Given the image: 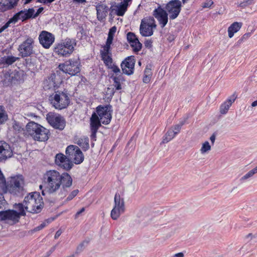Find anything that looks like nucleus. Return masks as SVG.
I'll return each instance as SVG.
<instances>
[{
  "label": "nucleus",
  "instance_id": "nucleus-50",
  "mask_svg": "<svg viewBox=\"0 0 257 257\" xmlns=\"http://www.w3.org/2000/svg\"><path fill=\"white\" fill-rule=\"evenodd\" d=\"M49 220L50 219H48L47 220L45 221V222H42L40 225L36 227L33 230L34 231H37L42 229L43 228H44L47 225V224H48L50 222V220Z\"/></svg>",
  "mask_w": 257,
  "mask_h": 257
},
{
  "label": "nucleus",
  "instance_id": "nucleus-5",
  "mask_svg": "<svg viewBox=\"0 0 257 257\" xmlns=\"http://www.w3.org/2000/svg\"><path fill=\"white\" fill-rule=\"evenodd\" d=\"M23 72L16 70H9L7 71H3L1 75L0 85L4 86H9L13 83L20 81L22 79Z\"/></svg>",
  "mask_w": 257,
  "mask_h": 257
},
{
  "label": "nucleus",
  "instance_id": "nucleus-11",
  "mask_svg": "<svg viewBox=\"0 0 257 257\" xmlns=\"http://www.w3.org/2000/svg\"><path fill=\"white\" fill-rule=\"evenodd\" d=\"M182 7V3L179 0H171L166 5L165 8L169 15L170 20H174L179 16Z\"/></svg>",
  "mask_w": 257,
  "mask_h": 257
},
{
  "label": "nucleus",
  "instance_id": "nucleus-26",
  "mask_svg": "<svg viewBox=\"0 0 257 257\" xmlns=\"http://www.w3.org/2000/svg\"><path fill=\"white\" fill-rule=\"evenodd\" d=\"M40 128L37 132V134H36L33 138L37 141H47L49 139L48 133L49 131L42 126L39 127Z\"/></svg>",
  "mask_w": 257,
  "mask_h": 257
},
{
  "label": "nucleus",
  "instance_id": "nucleus-17",
  "mask_svg": "<svg viewBox=\"0 0 257 257\" xmlns=\"http://www.w3.org/2000/svg\"><path fill=\"white\" fill-rule=\"evenodd\" d=\"M40 44L45 48H49L54 41L55 38L53 34L46 31H42L39 37Z\"/></svg>",
  "mask_w": 257,
  "mask_h": 257
},
{
  "label": "nucleus",
  "instance_id": "nucleus-20",
  "mask_svg": "<svg viewBox=\"0 0 257 257\" xmlns=\"http://www.w3.org/2000/svg\"><path fill=\"white\" fill-rule=\"evenodd\" d=\"M75 45L74 39L67 38L63 42L58 43V51L59 52V50H61L63 48H66L67 52L71 54L74 50V46Z\"/></svg>",
  "mask_w": 257,
  "mask_h": 257
},
{
  "label": "nucleus",
  "instance_id": "nucleus-8",
  "mask_svg": "<svg viewBox=\"0 0 257 257\" xmlns=\"http://www.w3.org/2000/svg\"><path fill=\"white\" fill-rule=\"evenodd\" d=\"M48 123L55 129L62 131L66 126V121L64 117L60 114L49 112L46 115Z\"/></svg>",
  "mask_w": 257,
  "mask_h": 257
},
{
  "label": "nucleus",
  "instance_id": "nucleus-32",
  "mask_svg": "<svg viewBox=\"0 0 257 257\" xmlns=\"http://www.w3.org/2000/svg\"><path fill=\"white\" fill-rule=\"evenodd\" d=\"M242 26L241 23L234 22L228 28V37L232 38L234 33L238 32Z\"/></svg>",
  "mask_w": 257,
  "mask_h": 257
},
{
  "label": "nucleus",
  "instance_id": "nucleus-44",
  "mask_svg": "<svg viewBox=\"0 0 257 257\" xmlns=\"http://www.w3.org/2000/svg\"><path fill=\"white\" fill-rule=\"evenodd\" d=\"M110 46L105 45L103 46V50L100 51L101 57L111 55L110 52Z\"/></svg>",
  "mask_w": 257,
  "mask_h": 257
},
{
  "label": "nucleus",
  "instance_id": "nucleus-3",
  "mask_svg": "<svg viewBox=\"0 0 257 257\" xmlns=\"http://www.w3.org/2000/svg\"><path fill=\"white\" fill-rule=\"evenodd\" d=\"M26 211L32 213H38L41 211L44 203L43 198L39 193L35 192L30 193L24 200Z\"/></svg>",
  "mask_w": 257,
  "mask_h": 257
},
{
  "label": "nucleus",
  "instance_id": "nucleus-56",
  "mask_svg": "<svg viewBox=\"0 0 257 257\" xmlns=\"http://www.w3.org/2000/svg\"><path fill=\"white\" fill-rule=\"evenodd\" d=\"M213 4V2L212 0H208L203 4L202 7L205 8H209Z\"/></svg>",
  "mask_w": 257,
  "mask_h": 257
},
{
  "label": "nucleus",
  "instance_id": "nucleus-37",
  "mask_svg": "<svg viewBox=\"0 0 257 257\" xmlns=\"http://www.w3.org/2000/svg\"><path fill=\"white\" fill-rule=\"evenodd\" d=\"M124 212V210H121L120 209L113 207L111 211V217L113 220H116L119 217L120 215Z\"/></svg>",
  "mask_w": 257,
  "mask_h": 257
},
{
  "label": "nucleus",
  "instance_id": "nucleus-34",
  "mask_svg": "<svg viewBox=\"0 0 257 257\" xmlns=\"http://www.w3.org/2000/svg\"><path fill=\"white\" fill-rule=\"evenodd\" d=\"M76 144L85 151L89 148V139L88 138L79 139Z\"/></svg>",
  "mask_w": 257,
  "mask_h": 257
},
{
  "label": "nucleus",
  "instance_id": "nucleus-41",
  "mask_svg": "<svg viewBox=\"0 0 257 257\" xmlns=\"http://www.w3.org/2000/svg\"><path fill=\"white\" fill-rule=\"evenodd\" d=\"M15 208L19 211V212L18 213V214H19V216L20 215L24 216L26 215L25 211V204L24 202L23 203L16 204L15 205Z\"/></svg>",
  "mask_w": 257,
  "mask_h": 257
},
{
  "label": "nucleus",
  "instance_id": "nucleus-53",
  "mask_svg": "<svg viewBox=\"0 0 257 257\" xmlns=\"http://www.w3.org/2000/svg\"><path fill=\"white\" fill-rule=\"evenodd\" d=\"M144 75H149L152 76V69L150 67L147 66L144 70Z\"/></svg>",
  "mask_w": 257,
  "mask_h": 257
},
{
  "label": "nucleus",
  "instance_id": "nucleus-7",
  "mask_svg": "<svg viewBox=\"0 0 257 257\" xmlns=\"http://www.w3.org/2000/svg\"><path fill=\"white\" fill-rule=\"evenodd\" d=\"M35 41L33 38L28 37L19 46L18 50L22 58L31 56L35 54Z\"/></svg>",
  "mask_w": 257,
  "mask_h": 257
},
{
  "label": "nucleus",
  "instance_id": "nucleus-27",
  "mask_svg": "<svg viewBox=\"0 0 257 257\" xmlns=\"http://www.w3.org/2000/svg\"><path fill=\"white\" fill-rule=\"evenodd\" d=\"M19 59V57H15L12 55L5 56L0 59V68L7 67L9 65L13 64Z\"/></svg>",
  "mask_w": 257,
  "mask_h": 257
},
{
  "label": "nucleus",
  "instance_id": "nucleus-6",
  "mask_svg": "<svg viewBox=\"0 0 257 257\" xmlns=\"http://www.w3.org/2000/svg\"><path fill=\"white\" fill-rule=\"evenodd\" d=\"M80 66L78 61L70 59L63 63L60 64L58 68L64 73L74 76L80 72Z\"/></svg>",
  "mask_w": 257,
  "mask_h": 257
},
{
  "label": "nucleus",
  "instance_id": "nucleus-59",
  "mask_svg": "<svg viewBox=\"0 0 257 257\" xmlns=\"http://www.w3.org/2000/svg\"><path fill=\"white\" fill-rule=\"evenodd\" d=\"M11 24V22L9 20V21L5 24L4 26H3L1 29H0V33L3 32L5 29L8 28L9 26H10V25Z\"/></svg>",
  "mask_w": 257,
  "mask_h": 257
},
{
  "label": "nucleus",
  "instance_id": "nucleus-30",
  "mask_svg": "<svg viewBox=\"0 0 257 257\" xmlns=\"http://www.w3.org/2000/svg\"><path fill=\"white\" fill-rule=\"evenodd\" d=\"M113 84L115 90H119L122 89L121 83L124 81V78L122 74H119L118 75H115L112 77Z\"/></svg>",
  "mask_w": 257,
  "mask_h": 257
},
{
  "label": "nucleus",
  "instance_id": "nucleus-36",
  "mask_svg": "<svg viewBox=\"0 0 257 257\" xmlns=\"http://www.w3.org/2000/svg\"><path fill=\"white\" fill-rule=\"evenodd\" d=\"M141 23L146 24L145 25L147 26H150L153 28H156L157 26L155 24V19L153 17H150L142 20Z\"/></svg>",
  "mask_w": 257,
  "mask_h": 257
},
{
  "label": "nucleus",
  "instance_id": "nucleus-19",
  "mask_svg": "<svg viewBox=\"0 0 257 257\" xmlns=\"http://www.w3.org/2000/svg\"><path fill=\"white\" fill-rule=\"evenodd\" d=\"M19 214L14 210H8L0 211V220H10L13 221H18Z\"/></svg>",
  "mask_w": 257,
  "mask_h": 257
},
{
  "label": "nucleus",
  "instance_id": "nucleus-61",
  "mask_svg": "<svg viewBox=\"0 0 257 257\" xmlns=\"http://www.w3.org/2000/svg\"><path fill=\"white\" fill-rule=\"evenodd\" d=\"M144 44L145 47L147 48H151L152 47V41L151 40H146Z\"/></svg>",
  "mask_w": 257,
  "mask_h": 257
},
{
  "label": "nucleus",
  "instance_id": "nucleus-64",
  "mask_svg": "<svg viewBox=\"0 0 257 257\" xmlns=\"http://www.w3.org/2000/svg\"><path fill=\"white\" fill-rule=\"evenodd\" d=\"M55 249H56V246H54L52 247L50 249V250L47 252V256H49L51 253H52V252H53L54 251Z\"/></svg>",
  "mask_w": 257,
  "mask_h": 257
},
{
  "label": "nucleus",
  "instance_id": "nucleus-42",
  "mask_svg": "<svg viewBox=\"0 0 257 257\" xmlns=\"http://www.w3.org/2000/svg\"><path fill=\"white\" fill-rule=\"evenodd\" d=\"M101 57L102 60L103 61V63L107 68H108V66H111V65L113 64V60L111 55L105 56Z\"/></svg>",
  "mask_w": 257,
  "mask_h": 257
},
{
  "label": "nucleus",
  "instance_id": "nucleus-46",
  "mask_svg": "<svg viewBox=\"0 0 257 257\" xmlns=\"http://www.w3.org/2000/svg\"><path fill=\"white\" fill-rule=\"evenodd\" d=\"M257 172L256 170H255L254 168H253V169L250 170L248 172H247L245 175L242 176L240 180L244 181L247 180V179L251 177L254 174H255Z\"/></svg>",
  "mask_w": 257,
  "mask_h": 257
},
{
  "label": "nucleus",
  "instance_id": "nucleus-25",
  "mask_svg": "<svg viewBox=\"0 0 257 257\" xmlns=\"http://www.w3.org/2000/svg\"><path fill=\"white\" fill-rule=\"evenodd\" d=\"M236 98V96L235 94H233L229 98H228L227 99L224 103H223L220 107V113L222 114H226L232 103L234 102Z\"/></svg>",
  "mask_w": 257,
  "mask_h": 257
},
{
  "label": "nucleus",
  "instance_id": "nucleus-39",
  "mask_svg": "<svg viewBox=\"0 0 257 257\" xmlns=\"http://www.w3.org/2000/svg\"><path fill=\"white\" fill-rule=\"evenodd\" d=\"M58 44L56 45V46L54 48V52L56 54H58V55L62 56L63 57H68L70 55V53H68L67 52V50H66V48H63L61 50H59V52H58V49H57L58 48Z\"/></svg>",
  "mask_w": 257,
  "mask_h": 257
},
{
  "label": "nucleus",
  "instance_id": "nucleus-48",
  "mask_svg": "<svg viewBox=\"0 0 257 257\" xmlns=\"http://www.w3.org/2000/svg\"><path fill=\"white\" fill-rule=\"evenodd\" d=\"M253 4L254 0H244L239 4L238 7L242 8H245V7L250 6Z\"/></svg>",
  "mask_w": 257,
  "mask_h": 257
},
{
  "label": "nucleus",
  "instance_id": "nucleus-60",
  "mask_svg": "<svg viewBox=\"0 0 257 257\" xmlns=\"http://www.w3.org/2000/svg\"><path fill=\"white\" fill-rule=\"evenodd\" d=\"M151 76L144 75L143 79V81L145 83H148L150 82L151 78Z\"/></svg>",
  "mask_w": 257,
  "mask_h": 257
},
{
  "label": "nucleus",
  "instance_id": "nucleus-22",
  "mask_svg": "<svg viewBox=\"0 0 257 257\" xmlns=\"http://www.w3.org/2000/svg\"><path fill=\"white\" fill-rule=\"evenodd\" d=\"M62 179H61L60 186L62 185L64 193V196H66L67 192V189L70 188L72 184V179L70 175L67 173L60 174Z\"/></svg>",
  "mask_w": 257,
  "mask_h": 257
},
{
  "label": "nucleus",
  "instance_id": "nucleus-38",
  "mask_svg": "<svg viewBox=\"0 0 257 257\" xmlns=\"http://www.w3.org/2000/svg\"><path fill=\"white\" fill-rule=\"evenodd\" d=\"M8 114L4 107L0 105V124L4 123L8 119Z\"/></svg>",
  "mask_w": 257,
  "mask_h": 257
},
{
  "label": "nucleus",
  "instance_id": "nucleus-63",
  "mask_svg": "<svg viewBox=\"0 0 257 257\" xmlns=\"http://www.w3.org/2000/svg\"><path fill=\"white\" fill-rule=\"evenodd\" d=\"M55 0H37V2L42 3L44 4H48V3H51Z\"/></svg>",
  "mask_w": 257,
  "mask_h": 257
},
{
  "label": "nucleus",
  "instance_id": "nucleus-43",
  "mask_svg": "<svg viewBox=\"0 0 257 257\" xmlns=\"http://www.w3.org/2000/svg\"><path fill=\"white\" fill-rule=\"evenodd\" d=\"M89 243L88 240H85L80 243L77 246L75 254H78L81 252L84 248L88 245Z\"/></svg>",
  "mask_w": 257,
  "mask_h": 257
},
{
  "label": "nucleus",
  "instance_id": "nucleus-35",
  "mask_svg": "<svg viewBox=\"0 0 257 257\" xmlns=\"http://www.w3.org/2000/svg\"><path fill=\"white\" fill-rule=\"evenodd\" d=\"M173 130L169 129L163 139L162 143L165 144L172 140L176 136Z\"/></svg>",
  "mask_w": 257,
  "mask_h": 257
},
{
  "label": "nucleus",
  "instance_id": "nucleus-10",
  "mask_svg": "<svg viewBox=\"0 0 257 257\" xmlns=\"http://www.w3.org/2000/svg\"><path fill=\"white\" fill-rule=\"evenodd\" d=\"M96 111L102 124H108L110 123L112 112V106L110 105H98L96 108Z\"/></svg>",
  "mask_w": 257,
  "mask_h": 257
},
{
  "label": "nucleus",
  "instance_id": "nucleus-1",
  "mask_svg": "<svg viewBox=\"0 0 257 257\" xmlns=\"http://www.w3.org/2000/svg\"><path fill=\"white\" fill-rule=\"evenodd\" d=\"M62 179L59 172L55 170L47 171L43 176V185L45 190L42 191L43 196L45 195V191L49 194L56 192L60 187V182Z\"/></svg>",
  "mask_w": 257,
  "mask_h": 257
},
{
  "label": "nucleus",
  "instance_id": "nucleus-16",
  "mask_svg": "<svg viewBox=\"0 0 257 257\" xmlns=\"http://www.w3.org/2000/svg\"><path fill=\"white\" fill-rule=\"evenodd\" d=\"M55 163L66 170H70L73 166V163L70 161L67 156H66L61 153L56 155Z\"/></svg>",
  "mask_w": 257,
  "mask_h": 257
},
{
  "label": "nucleus",
  "instance_id": "nucleus-51",
  "mask_svg": "<svg viewBox=\"0 0 257 257\" xmlns=\"http://www.w3.org/2000/svg\"><path fill=\"white\" fill-rule=\"evenodd\" d=\"M79 191L78 189H76L72 191L70 194L68 195L66 198L67 201H70L73 199L78 193Z\"/></svg>",
  "mask_w": 257,
  "mask_h": 257
},
{
  "label": "nucleus",
  "instance_id": "nucleus-4",
  "mask_svg": "<svg viewBox=\"0 0 257 257\" xmlns=\"http://www.w3.org/2000/svg\"><path fill=\"white\" fill-rule=\"evenodd\" d=\"M24 178L22 175L10 177L7 183V188L4 194L9 192L13 195H17L23 190Z\"/></svg>",
  "mask_w": 257,
  "mask_h": 257
},
{
  "label": "nucleus",
  "instance_id": "nucleus-14",
  "mask_svg": "<svg viewBox=\"0 0 257 257\" xmlns=\"http://www.w3.org/2000/svg\"><path fill=\"white\" fill-rule=\"evenodd\" d=\"M153 16L159 22L162 28H164L167 24L168 21V14L166 9L164 10L159 6L153 11Z\"/></svg>",
  "mask_w": 257,
  "mask_h": 257
},
{
  "label": "nucleus",
  "instance_id": "nucleus-12",
  "mask_svg": "<svg viewBox=\"0 0 257 257\" xmlns=\"http://www.w3.org/2000/svg\"><path fill=\"white\" fill-rule=\"evenodd\" d=\"M34 12H35L34 8L24 9L16 13L9 20L11 24H16L19 20L24 22L28 19H33L32 17L33 15H34Z\"/></svg>",
  "mask_w": 257,
  "mask_h": 257
},
{
  "label": "nucleus",
  "instance_id": "nucleus-21",
  "mask_svg": "<svg viewBox=\"0 0 257 257\" xmlns=\"http://www.w3.org/2000/svg\"><path fill=\"white\" fill-rule=\"evenodd\" d=\"M19 0H0V10L6 12L15 8Z\"/></svg>",
  "mask_w": 257,
  "mask_h": 257
},
{
  "label": "nucleus",
  "instance_id": "nucleus-18",
  "mask_svg": "<svg viewBox=\"0 0 257 257\" xmlns=\"http://www.w3.org/2000/svg\"><path fill=\"white\" fill-rule=\"evenodd\" d=\"M126 38L134 52H138L141 50L142 44L134 33L128 32L126 35Z\"/></svg>",
  "mask_w": 257,
  "mask_h": 257
},
{
  "label": "nucleus",
  "instance_id": "nucleus-2",
  "mask_svg": "<svg viewBox=\"0 0 257 257\" xmlns=\"http://www.w3.org/2000/svg\"><path fill=\"white\" fill-rule=\"evenodd\" d=\"M69 93L67 90H57L50 95L49 101L55 109L62 110L66 108L70 103Z\"/></svg>",
  "mask_w": 257,
  "mask_h": 257
},
{
  "label": "nucleus",
  "instance_id": "nucleus-33",
  "mask_svg": "<svg viewBox=\"0 0 257 257\" xmlns=\"http://www.w3.org/2000/svg\"><path fill=\"white\" fill-rule=\"evenodd\" d=\"M114 207L120 209L121 210H124V202L123 198L120 197L119 193H116L114 196Z\"/></svg>",
  "mask_w": 257,
  "mask_h": 257
},
{
  "label": "nucleus",
  "instance_id": "nucleus-55",
  "mask_svg": "<svg viewBox=\"0 0 257 257\" xmlns=\"http://www.w3.org/2000/svg\"><path fill=\"white\" fill-rule=\"evenodd\" d=\"M116 27L115 26H113L111 27L108 32V35L109 36H112L114 37V34L116 32Z\"/></svg>",
  "mask_w": 257,
  "mask_h": 257
},
{
  "label": "nucleus",
  "instance_id": "nucleus-57",
  "mask_svg": "<svg viewBox=\"0 0 257 257\" xmlns=\"http://www.w3.org/2000/svg\"><path fill=\"white\" fill-rule=\"evenodd\" d=\"M113 36L108 35L105 45L110 46L112 43Z\"/></svg>",
  "mask_w": 257,
  "mask_h": 257
},
{
  "label": "nucleus",
  "instance_id": "nucleus-40",
  "mask_svg": "<svg viewBox=\"0 0 257 257\" xmlns=\"http://www.w3.org/2000/svg\"><path fill=\"white\" fill-rule=\"evenodd\" d=\"M127 6L124 5L123 4H121L118 7H117V9L116 12V15L118 16H123L127 10Z\"/></svg>",
  "mask_w": 257,
  "mask_h": 257
},
{
  "label": "nucleus",
  "instance_id": "nucleus-9",
  "mask_svg": "<svg viewBox=\"0 0 257 257\" xmlns=\"http://www.w3.org/2000/svg\"><path fill=\"white\" fill-rule=\"evenodd\" d=\"M66 154L70 161L73 160L75 164H80L84 160V155L79 148L75 145H70L66 149Z\"/></svg>",
  "mask_w": 257,
  "mask_h": 257
},
{
  "label": "nucleus",
  "instance_id": "nucleus-13",
  "mask_svg": "<svg viewBox=\"0 0 257 257\" xmlns=\"http://www.w3.org/2000/svg\"><path fill=\"white\" fill-rule=\"evenodd\" d=\"M135 63L136 60L134 56L126 57L120 64L122 73L127 75H132L134 72Z\"/></svg>",
  "mask_w": 257,
  "mask_h": 257
},
{
  "label": "nucleus",
  "instance_id": "nucleus-49",
  "mask_svg": "<svg viewBox=\"0 0 257 257\" xmlns=\"http://www.w3.org/2000/svg\"><path fill=\"white\" fill-rule=\"evenodd\" d=\"M108 69H111L115 74V75H118L119 74H122L119 67L114 64H112L111 66H108Z\"/></svg>",
  "mask_w": 257,
  "mask_h": 257
},
{
  "label": "nucleus",
  "instance_id": "nucleus-15",
  "mask_svg": "<svg viewBox=\"0 0 257 257\" xmlns=\"http://www.w3.org/2000/svg\"><path fill=\"white\" fill-rule=\"evenodd\" d=\"M13 155L10 145L5 141H0V163L5 162Z\"/></svg>",
  "mask_w": 257,
  "mask_h": 257
},
{
  "label": "nucleus",
  "instance_id": "nucleus-28",
  "mask_svg": "<svg viewBox=\"0 0 257 257\" xmlns=\"http://www.w3.org/2000/svg\"><path fill=\"white\" fill-rule=\"evenodd\" d=\"M90 130H97L101 126L102 121L99 118L96 112H93L90 118Z\"/></svg>",
  "mask_w": 257,
  "mask_h": 257
},
{
  "label": "nucleus",
  "instance_id": "nucleus-29",
  "mask_svg": "<svg viewBox=\"0 0 257 257\" xmlns=\"http://www.w3.org/2000/svg\"><path fill=\"white\" fill-rule=\"evenodd\" d=\"M41 126V125L37 123L30 121L27 124L26 130L28 134L33 138Z\"/></svg>",
  "mask_w": 257,
  "mask_h": 257
},
{
  "label": "nucleus",
  "instance_id": "nucleus-23",
  "mask_svg": "<svg viewBox=\"0 0 257 257\" xmlns=\"http://www.w3.org/2000/svg\"><path fill=\"white\" fill-rule=\"evenodd\" d=\"M97 18L99 21H102L107 16L109 8L103 4H98L96 6Z\"/></svg>",
  "mask_w": 257,
  "mask_h": 257
},
{
  "label": "nucleus",
  "instance_id": "nucleus-45",
  "mask_svg": "<svg viewBox=\"0 0 257 257\" xmlns=\"http://www.w3.org/2000/svg\"><path fill=\"white\" fill-rule=\"evenodd\" d=\"M211 150V146L208 141L205 142L202 146L200 152L202 154H204Z\"/></svg>",
  "mask_w": 257,
  "mask_h": 257
},
{
  "label": "nucleus",
  "instance_id": "nucleus-31",
  "mask_svg": "<svg viewBox=\"0 0 257 257\" xmlns=\"http://www.w3.org/2000/svg\"><path fill=\"white\" fill-rule=\"evenodd\" d=\"M141 23L140 27V34L144 37L151 36L153 34V28Z\"/></svg>",
  "mask_w": 257,
  "mask_h": 257
},
{
  "label": "nucleus",
  "instance_id": "nucleus-24",
  "mask_svg": "<svg viewBox=\"0 0 257 257\" xmlns=\"http://www.w3.org/2000/svg\"><path fill=\"white\" fill-rule=\"evenodd\" d=\"M58 76L55 74H52L48 79L44 81V88H56L57 87L58 85L60 84V81L56 80L58 78Z\"/></svg>",
  "mask_w": 257,
  "mask_h": 257
},
{
  "label": "nucleus",
  "instance_id": "nucleus-54",
  "mask_svg": "<svg viewBox=\"0 0 257 257\" xmlns=\"http://www.w3.org/2000/svg\"><path fill=\"white\" fill-rule=\"evenodd\" d=\"M91 134L90 136L91 139L93 141H96V133L97 132V130H90Z\"/></svg>",
  "mask_w": 257,
  "mask_h": 257
},
{
  "label": "nucleus",
  "instance_id": "nucleus-58",
  "mask_svg": "<svg viewBox=\"0 0 257 257\" xmlns=\"http://www.w3.org/2000/svg\"><path fill=\"white\" fill-rule=\"evenodd\" d=\"M43 10L44 8L43 7L39 8L36 13L34 12V15H33L32 17L33 19L37 17L39 15V14L43 12Z\"/></svg>",
  "mask_w": 257,
  "mask_h": 257
},
{
  "label": "nucleus",
  "instance_id": "nucleus-52",
  "mask_svg": "<svg viewBox=\"0 0 257 257\" xmlns=\"http://www.w3.org/2000/svg\"><path fill=\"white\" fill-rule=\"evenodd\" d=\"M251 36V33H247L244 34L241 38L238 41V43H241L244 40L247 39Z\"/></svg>",
  "mask_w": 257,
  "mask_h": 257
},
{
  "label": "nucleus",
  "instance_id": "nucleus-62",
  "mask_svg": "<svg viewBox=\"0 0 257 257\" xmlns=\"http://www.w3.org/2000/svg\"><path fill=\"white\" fill-rule=\"evenodd\" d=\"M175 38V37L174 35L173 34H169L168 35H167V40L170 42H172Z\"/></svg>",
  "mask_w": 257,
  "mask_h": 257
},
{
  "label": "nucleus",
  "instance_id": "nucleus-47",
  "mask_svg": "<svg viewBox=\"0 0 257 257\" xmlns=\"http://www.w3.org/2000/svg\"><path fill=\"white\" fill-rule=\"evenodd\" d=\"M185 123V120L181 121L179 122V123L174 125L173 127L171 128L172 130H173L175 133H176V135L178 134L182 127V126Z\"/></svg>",
  "mask_w": 257,
  "mask_h": 257
}]
</instances>
